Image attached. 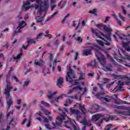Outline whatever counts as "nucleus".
I'll use <instances>...</instances> for the list:
<instances>
[{
  "label": "nucleus",
  "instance_id": "nucleus-44",
  "mask_svg": "<svg viewBox=\"0 0 130 130\" xmlns=\"http://www.w3.org/2000/svg\"><path fill=\"white\" fill-rule=\"evenodd\" d=\"M75 40H77V41H78V42H82L83 39L81 38V37H79L75 39Z\"/></svg>",
  "mask_w": 130,
  "mask_h": 130
},
{
  "label": "nucleus",
  "instance_id": "nucleus-33",
  "mask_svg": "<svg viewBox=\"0 0 130 130\" xmlns=\"http://www.w3.org/2000/svg\"><path fill=\"white\" fill-rule=\"evenodd\" d=\"M57 93V91L54 92L53 93H51L50 95H48V98L49 99H52L53 98V95H55Z\"/></svg>",
  "mask_w": 130,
  "mask_h": 130
},
{
  "label": "nucleus",
  "instance_id": "nucleus-23",
  "mask_svg": "<svg viewBox=\"0 0 130 130\" xmlns=\"http://www.w3.org/2000/svg\"><path fill=\"white\" fill-rule=\"evenodd\" d=\"M70 110L72 114H76V115H79V114H80V111H79V110H76L73 109L72 108H70Z\"/></svg>",
  "mask_w": 130,
  "mask_h": 130
},
{
  "label": "nucleus",
  "instance_id": "nucleus-55",
  "mask_svg": "<svg viewBox=\"0 0 130 130\" xmlns=\"http://www.w3.org/2000/svg\"><path fill=\"white\" fill-rule=\"evenodd\" d=\"M55 45L56 46H58L59 45V42L58 41V40H56V41L54 42Z\"/></svg>",
  "mask_w": 130,
  "mask_h": 130
},
{
  "label": "nucleus",
  "instance_id": "nucleus-51",
  "mask_svg": "<svg viewBox=\"0 0 130 130\" xmlns=\"http://www.w3.org/2000/svg\"><path fill=\"white\" fill-rule=\"evenodd\" d=\"M95 107H96L97 108H96L95 109V112H92V111H90L89 112H90V113H95V112H97V111H98V110H99V106H95Z\"/></svg>",
  "mask_w": 130,
  "mask_h": 130
},
{
  "label": "nucleus",
  "instance_id": "nucleus-8",
  "mask_svg": "<svg viewBox=\"0 0 130 130\" xmlns=\"http://www.w3.org/2000/svg\"><path fill=\"white\" fill-rule=\"evenodd\" d=\"M94 49V46L89 47V48L86 49L83 51V55L87 56L92 54V50Z\"/></svg>",
  "mask_w": 130,
  "mask_h": 130
},
{
  "label": "nucleus",
  "instance_id": "nucleus-28",
  "mask_svg": "<svg viewBox=\"0 0 130 130\" xmlns=\"http://www.w3.org/2000/svg\"><path fill=\"white\" fill-rule=\"evenodd\" d=\"M79 109L82 113L85 114V110H86V109H85V107H84V106H82V105L79 104Z\"/></svg>",
  "mask_w": 130,
  "mask_h": 130
},
{
  "label": "nucleus",
  "instance_id": "nucleus-30",
  "mask_svg": "<svg viewBox=\"0 0 130 130\" xmlns=\"http://www.w3.org/2000/svg\"><path fill=\"white\" fill-rule=\"evenodd\" d=\"M112 77L115 79H123V77L121 75H116L115 74H112Z\"/></svg>",
  "mask_w": 130,
  "mask_h": 130
},
{
  "label": "nucleus",
  "instance_id": "nucleus-36",
  "mask_svg": "<svg viewBox=\"0 0 130 130\" xmlns=\"http://www.w3.org/2000/svg\"><path fill=\"white\" fill-rule=\"evenodd\" d=\"M30 2H31V3L36 2L37 4H40L41 5V3H43V2H42L41 0H30Z\"/></svg>",
  "mask_w": 130,
  "mask_h": 130
},
{
  "label": "nucleus",
  "instance_id": "nucleus-10",
  "mask_svg": "<svg viewBox=\"0 0 130 130\" xmlns=\"http://www.w3.org/2000/svg\"><path fill=\"white\" fill-rule=\"evenodd\" d=\"M115 113L118 114V115H126L127 116H130V111L128 110V111H115Z\"/></svg>",
  "mask_w": 130,
  "mask_h": 130
},
{
  "label": "nucleus",
  "instance_id": "nucleus-7",
  "mask_svg": "<svg viewBox=\"0 0 130 130\" xmlns=\"http://www.w3.org/2000/svg\"><path fill=\"white\" fill-rule=\"evenodd\" d=\"M57 14H58V11H56L55 12H54L51 16L50 17H49L47 18V20L46 21H45V22H43V20H44V17H41L40 18H39L38 20H37V23H40L41 25H45V23H46L47 21H49V20H50V19H52V18H53V17H54V16H56V15H57Z\"/></svg>",
  "mask_w": 130,
  "mask_h": 130
},
{
  "label": "nucleus",
  "instance_id": "nucleus-3",
  "mask_svg": "<svg viewBox=\"0 0 130 130\" xmlns=\"http://www.w3.org/2000/svg\"><path fill=\"white\" fill-rule=\"evenodd\" d=\"M66 118H67V114H66V113L60 114L56 117V123H54V122L52 123V125L54 126L52 128H57L62 122H64V123H69L70 120H66Z\"/></svg>",
  "mask_w": 130,
  "mask_h": 130
},
{
  "label": "nucleus",
  "instance_id": "nucleus-52",
  "mask_svg": "<svg viewBox=\"0 0 130 130\" xmlns=\"http://www.w3.org/2000/svg\"><path fill=\"white\" fill-rule=\"evenodd\" d=\"M98 86H99V87L100 88V89H102V91H103L104 90V89L103 88V86L102 85V84H101L100 83H98Z\"/></svg>",
  "mask_w": 130,
  "mask_h": 130
},
{
  "label": "nucleus",
  "instance_id": "nucleus-31",
  "mask_svg": "<svg viewBox=\"0 0 130 130\" xmlns=\"http://www.w3.org/2000/svg\"><path fill=\"white\" fill-rule=\"evenodd\" d=\"M42 110L44 111L45 115L48 116V115H50L51 114V112H48V111L45 110V109H42Z\"/></svg>",
  "mask_w": 130,
  "mask_h": 130
},
{
  "label": "nucleus",
  "instance_id": "nucleus-54",
  "mask_svg": "<svg viewBox=\"0 0 130 130\" xmlns=\"http://www.w3.org/2000/svg\"><path fill=\"white\" fill-rule=\"evenodd\" d=\"M21 103H22V100H21V99L17 100V104H18V105H20Z\"/></svg>",
  "mask_w": 130,
  "mask_h": 130
},
{
  "label": "nucleus",
  "instance_id": "nucleus-1",
  "mask_svg": "<svg viewBox=\"0 0 130 130\" xmlns=\"http://www.w3.org/2000/svg\"><path fill=\"white\" fill-rule=\"evenodd\" d=\"M96 26L100 29L103 28L104 30L108 33L104 35L102 32L99 31L98 29H93V27H91V31L93 34H94V35L99 37V38H100V39L104 40L105 45L110 46L111 43H112V40L111 39V31H112V30L111 28H109V27H108L106 25L103 26L102 24H98L96 25Z\"/></svg>",
  "mask_w": 130,
  "mask_h": 130
},
{
  "label": "nucleus",
  "instance_id": "nucleus-17",
  "mask_svg": "<svg viewBox=\"0 0 130 130\" xmlns=\"http://www.w3.org/2000/svg\"><path fill=\"white\" fill-rule=\"evenodd\" d=\"M36 66H39V67H43L44 65V61L42 59H40L39 61L35 60L34 62Z\"/></svg>",
  "mask_w": 130,
  "mask_h": 130
},
{
  "label": "nucleus",
  "instance_id": "nucleus-56",
  "mask_svg": "<svg viewBox=\"0 0 130 130\" xmlns=\"http://www.w3.org/2000/svg\"><path fill=\"white\" fill-rule=\"evenodd\" d=\"M119 17L120 19H121V20L122 21H124V17H123V16H122V15H121V14L119 13Z\"/></svg>",
  "mask_w": 130,
  "mask_h": 130
},
{
  "label": "nucleus",
  "instance_id": "nucleus-43",
  "mask_svg": "<svg viewBox=\"0 0 130 130\" xmlns=\"http://www.w3.org/2000/svg\"><path fill=\"white\" fill-rule=\"evenodd\" d=\"M43 36V33L41 32L40 34L38 35L37 39H40L42 38Z\"/></svg>",
  "mask_w": 130,
  "mask_h": 130
},
{
  "label": "nucleus",
  "instance_id": "nucleus-59",
  "mask_svg": "<svg viewBox=\"0 0 130 130\" xmlns=\"http://www.w3.org/2000/svg\"><path fill=\"white\" fill-rule=\"evenodd\" d=\"M28 85H29V81H26L24 82V84H23V86L25 87L26 86H27Z\"/></svg>",
  "mask_w": 130,
  "mask_h": 130
},
{
  "label": "nucleus",
  "instance_id": "nucleus-2",
  "mask_svg": "<svg viewBox=\"0 0 130 130\" xmlns=\"http://www.w3.org/2000/svg\"><path fill=\"white\" fill-rule=\"evenodd\" d=\"M12 89H13V86H12L10 83H8L4 92V94L6 95V99L7 100L6 103L7 104V110H9L10 108H11V106L14 104V102H13V100L12 99H10L9 100L10 97H11L10 92Z\"/></svg>",
  "mask_w": 130,
  "mask_h": 130
},
{
  "label": "nucleus",
  "instance_id": "nucleus-13",
  "mask_svg": "<svg viewBox=\"0 0 130 130\" xmlns=\"http://www.w3.org/2000/svg\"><path fill=\"white\" fill-rule=\"evenodd\" d=\"M115 35H117L119 37V38H120V39H121V40H127L129 39V38H130L129 34H128L127 35H122L123 37H121V36H119V34H118V32L117 31L115 32Z\"/></svg>",
  "mask_w": 130,
  "mask_h": 130
},
{
  "label": "nucleus",
  "instance_id": "nucleus-24",
  "mask_svg": "<svg viewBox=\"0 0 130 130\" xmlns=\"http://www.w3.org/2000/svg\"><path fill=\"white\" fill-rule=\"evenodd\" d=\"M104 94H105V93L100 92L95 94V96L97 98V99H100V100H101L102 96H103Z\"/></svg>",
  "mask_w": 130,
  "mask_h": 130
},
{
  "label": "nucleus",
  "instance_id": "nucleus-27",
  "mask_svg": "<svg viewBox=\"0 0 130 130\" xmlns=\"http://www.w3.org/2000/svg\"><path fill=\"white\" fill-rule=\"evenodd\" d=\"M85 76V73H80V75L78 78V81H83V80H85L84 76Z\"/></svg>",
  "mask_w": 130,
  "mask_h": 130
},
{
  "label": "nucleus",
  "instance_id": "nucleus-18",
  "mask_svg": "<svg viewBox=\"0 0 130 130\" xmlns=\"http://www.w3.org/2000/svg\"><path fill=\"white\" fill-rule=\"evenodd\" d=\"M23 7L25 9V11H28L31 6H30V1H27L26 3H23Z\"/></svg>",
  "mask_w": 130,
  "mask_h": 130
},
{
  "label": "nucleus",
  "instance_id": "nucleus-53",
  "mask_svg": "<svg viewBox=\"0 0 130 130\" xmlns=\"http://www.w3.org/2000/svg\"><path fill=\"white\" fill-rule=\"evenodd\" d=\"M27 127H30L31 126V120L29 119L28 123L26 125Z\"/></svg>",
  "mask_w": 130,
  "mask_h": 130
},
{
  "label": "nucleus",
  "instance_id": "nucleus-9",
  "mask_svg": "<svg viewBox=\"0 0 130 130\" xmlns=\"http://www.w3.org/2000/svg\"><path fill=\"white\" fill-rule=\"evenodd\" d=\"M27 26V23L24 21H22L19 24L18 27L17 28L18 29L17 31H15V33H19L21 32V29H23L24 27Z\"/></svg>",
  "mask_w": 130,
  "mask_h": 130
},
{
  "label": "nucleus",
  "instance_id": "nucleus-49",
  "mask_svg": "<svg viewBox=\"0 0 130 130\" xmlns=\"http://www.w3.org/2000/svg\"><path fill=\"white\" fill-rule=\"evenodd\" d=\"M45 127L47 128V129H52V128L50 127V125L49 123H48L45 125Z\"/></svg>",
  "mask_w": 130,
  "mask_h": 130
},
{
  "label": "nucleus",
  "instance_id": "nucleus-41",
  "mask_svg": "<svg viewBox=\"0 0 130 130\" xmlns=\"http://www.w3.org/2000/svg\"><path fill=\"white\" fill-rule=\"evenodd\" d=\"M124 54L126 59H130V56L128 55L127 53L124 52Z\"/></svg>",
  "mask_w": 130,
  "mask_h": 130
},
{
  "label": "nucleus",
  "instance_id": "nucleus-16",
  "mask_svg": "<svg viewBox=\"0 0 130 130\" xmlns=\"http://www.w3.org/2000/svg\"><path fill=\"white\" fill-rule=\"evenodd\" d=\"M98 64V63L96 61V59H94L93 61H92L91 62L87 63V67H92L93 69H94V68H96L97 67Z\"/></svg>",
  "mask_w": 130,
  "mask_h": 130
},
{
  "label": "nucleus",
  "instance_id": "nucleus-40",
  "mask_svg": "<svg viewBox=\"0 0 130 130\" xmlns=\"http://www.w3.org/2000/svg\"><path fill=\"white\" fill-rule=\"evenodd\" d=\"M11 72H9L8 74L6 76V81L8 82V80H9V79H10V77H11Z\"/></svg>",
  "mask_w": 130,
  "mask_h": 130
},
{
  "label": "nucleus",
  "instance_id": "nucleus-57",
  "mask_svg": "<svg viewBox=\"0 0 130 130\" xmlns=\"http://www.w3.org/2000/svg\"><path fill=\"white\" fill-rule=\"evenodd\" d=\"M121 8L123 11L124 15H125L126 14V11L124 10V7H123V6H121Z\"/></svg>",
  "mask_w": 130,
  "mask_h": 130
},
{
  "label": "nucleus",
  "instance_id": "nucleus-62",
  "mask_svg": "<svg viewBox=\"0 0 130 130\" xmlns=\"http://www.w3.org/2000/svg\"><path fill=\"white\" fill-rule=\"evenodd\" d=\"M126 78L127 79V80H128L127 81H126V82H125L126 85H129V83H130V81H129V78H128V77H126Z\"/></svg>",
  "mask_w": 130,
  "mask_h": 130
},
{
  "label": "nucleus",
  "instance_id": "nucleus-47",
  "mask_svg": "<svg viewBox=\"0 0 130 130\" xmlns=\"http://www.w3.org/2000/svg\"><path fill=\"white\" fill-rule=\"evenodd\" d=\"M70 14H68L67 15V16H66L61 21V23H64V21H66V19H67L68 18V17H69L70 16Z\"/></svg>",
  "mask_w": 130,
  "mask_h": 130
},
{
  "label": "nucleus",
  "instance_id": "nucleus-22",
  "mask_svg": "<svg viewBox=\"0 0 130 130\" xmlns=\"http://www.w3.org/2000/svg\"><path fill=\"white\" fill-rule=\"evenodd\" d=\"M62 83H63V79H62V78L60 77L57 82V85L58 86L59 88H60L62 86Z\"/></svg>",
  "mask_w": 130,
  "mask_h": 130
},
{
  "label": "nucleus",
  "instance_id": "nucleus-34",
  "mask_svg": "<svg viewBox=\"0 0 130 130\" xmlns=\"http://www.w3.org/2000/svg\"><path fill=\"white\" fill-rule=\"evenodd\" d=\"M41 104H42L43 105L45 106L46 107H49L50 106V105L48 103H47L44 102V101H42L41 102Z\"/></svg>",
  "mask_w": 130,
  "mask_h": 130
},
{
  "label": "nucleus",
  "instance_id": "nucleus-4",
  "mask_svg": "<svg viewBox=\"0 0 130 130\" xmlns=\"http://www.w3.org/2000/svg\"><path fill=\"white\" fill-rule=\"evenodd\" d=\"M49 8V5H48V0H45L43 2H41L40 5L37 4L35 5V9L38 12V14H39L41 16L42 12L46 13Z\"/></svg>",
  "mask_w": 130,
  "mask_h": 130
},
{
  "label": "nucleus",
  "instance_id": "nucleus-12",
  "mask_svg": "<svg viewBox=\"0 0 130 130\" xmlns=\"http://www.w3.org/2000/svg\"><path fill=\"white\" fill-rule=\"evenodd\" d=\"M83 87H81V85H78L74 87L72 89H70L68 92V94H72L73 91H82Z\"/></svg>",
  "mask_w": 130,
  "mask_h": 130
},
{
  "label": "nucleus",
  "instance_id": "nucleus-21",
  "mask_svg": "<svg viewBox=\"0 0 130 130\" xmlns=\"http://www.w3.org/2000/svg\"><path fill=\"white\" fill-rule=\"evenodd\" d=\"M115 108L122 110H127V109H130V107H126L123 106H115Z\"/></svg>",
  "mask_w": 130,
  "mask_h": 130
},
{
  "label": "nucleus",
  "instance_id": "nucleus-20",
  "mask_svg": "<svg viewBox=\"0 0 130 130\" xmlns=\"http://www.w3.org/2000/svg\"><path fill=\"white\" fill-rule=\"evenodd\" d=\"M129 43L128 42H127V43L122 42L123 47L125 48V49H126V50H127V51H129L130 50V47L129 46Z\"/></svg>",
  "mask_w": 130,
  "mask_h": 130
},
{
  "label": "nucleus",
  "instance_id": "nucleus-29",
  "mask_svg": "<svg viewBox=\"0 0 130 130\" xmlns=\"http://www.w3.org/2000/svg\"><path fill=\"white\" fill-rule=\"evenodd\" d=\"M80 84H81V85H82V86H85V82L83 81H81L80 82L78 81H75L74 83V85L76 86H78V85H80Z\"/></svg>",
  "mask_w": 130,
  "mask_h": 130
},
{
  "label": "nucleus",
  "instance_id": "nucleus-58",
  "mask_svg": "<svg viewBox=\"0 0 130 130\" xmlns=\"http://www.w3.org/2000/svg\"><path fill=\"white\" fill-rule=\"evenodd\" d=\"M11 114H14V113L12 112H8V114H7V118H9V117H10V115H11Z\"/></svg>",
  "mask_w": 130,
  "mask_h": 130
},
{
  "label": "nucleus",
  "instance_id": "nucleus-60",
  "mask_svg": "<svg viewBox=\"0 0 130 130\" xmlns=\"http://www.w3.org/2000/svg\"><path fill=\"white\" fill-rule=\"evenodd\" d=\"M13 79L15 80V82H16V83H18V82H19V79H18V78H17V77H16L15 76H13Z\"/></svg>",
  "mask_w": 130,
  "mask_h": 130
},
{
  "label": "nucleus",
  "instance_id": "nucleus-50",
  "mask_svg": "<svg viewBox=\"0 0 130 130\" xmlns=\"http://www.w3.org/2000/svg\"><path fill=\"white\" fill-rule=\"evenodd\" d=\"M89 13V14H95L96 9H93V10H90Z\"/></svg>",
  "mask_w": 130,
  "mask_h": 130
},
{
  "label": "nucleus",
  "instance_id": "nucleus-14",
  "mask_svg": "<svg viewBox=\"0 0 130 130\" xmlns=\"http://www.w3.org/2000/svg\"><path fill=\"white\" fill-rule=\"evenodd\" d=\"M67 4H68L67 0H61L60 2L58 3V7H59L60 9H63V8L67 6Z\"/></svg>",
  "mask_w": 130,
  "mask_h": 130
},
{
  "label": "nucleus",
  "instance_id": "nucleus-25",
  "mask_svg": "<svg viewBox=\"0 0 130 130\" xmlns=\"http://www.w3.org/2000/svg\"><path fill=\"white\" fill-rule=\"evenodd\" d=\"M123 86V82H121V81L119 80L118 81V88L117 90L119 91H121V89H122V86Z\"/></svg>",
  "mask_w": 130,
  "mask_h": 130
},
{
  "label": "nucleus",
  "instance_id": "nucleus-38",
  "mask_svg": "<svg viewBox=\"0 0 130 130\" xmlns=\"http://www.w3.org/2000/svg\"><path fill=\"white\" fill-rule=\"evenodd\" d=\"M102 122H103V119H101L100 121H99L97 123H96V124L98 126H100V125H101V123H102Z\"/></svg>",
  "mask_w": 130,
  "mask_h": 130
},
{
  "label": "nucleus",
  "instance_id": "nucleus-26",
  "mask_svg": "<svg viewBox=\"0 0 130 130\" xmlns=\"http://www.w3.org/2000/svg\"><path fill=\"white\" fill-rule=\"evenodd\" d=\"M26 39L27 40V44L28 45H30V43H33L34 44H36V42L35 41V40L33 39H29V38H27Z\"/></svg>",
  "mask_w": 130,
  "mask_h": 130
},
{
  "label": "nucleus",
  "instance_id": "nucleus-11",
  "mask_svg": "<svg viewBox=\"0 0 130 130\" xmlns=\"http://www.w3.org/2000/svg\"><path fill=\"white\" fill-rule=\"evenodd\" d=\"M102 117H104V115L97 114L93 115L92 116V119L94 121H97L100 119V118H102Z\"/></svg>",
  "mask_w": 130,
  "mask_h": 130
},
{
  "label": "nucleus",
  "instance_id": "nucleus-6",
  "mask_svg": "<svg viewBox=\"0 0 130 130\" xmlns=\"http://www.w3.org/2000/svg\"><path fill=\"white\" fill-rule=\"evenodd\" d=\"M95 53V56H96L101 64L103 66H105V58L104 57V56L99 51L96 52Z\"/></svg>",
  "mask_w": 130,
  "mask_h": 130
},
{
  "label": "nucleus",
  "instance_id": "nucleus-46",
  "mask_svg": "<svg viewBox=\"0 0 130 130\" xmlns=\"http://www.w3.org/2000/svg\"><path fill=\"white\" fill-rule=\"evenodd\" d=\"M36 114L37 115H39V116H41V117H42V118H43V117H44V116H43V114L41 111H40L38 113H37Z\"/></svg>",
  "mask_w": 130,
  "mask_h": 130
},
{
  "label": "nucleus",
  "instance_id": "nucleus-19",
  "mask_svg": "<svg viewBox=\"0 0 130 130\" xmlns=\"http://www.w3.org/2000/svg\"><path fill=\"white\" fill-rule=\"evenodd\" d=\"M20 53L19 54H18L17 55V56H16V57L13 56V59L17 60V59H20V58H21V56L22 55H23V49L20 48Z\"/></svg>",
  "mask_w": 130,
  "mask_h": 130
},
{
  "label": "nucleus",
  "instance_id": "nucleus-63",
  "mask_svg": "<svg viewBox=\"0 0 130 130\" xmlns=\"http://www.w3.org/2000/svg\"><path fill=\"white\" fill-rule=\"evenodd\" d=\"M55 8H56V5H52L51 6V11H53V10H54V9H55Z\"/></svg>",
  "mask_w": 130,
  "mask_h": 130
},
{
  "label": "nucleus",
  "instance_id": "nucleus-45",
  "mask_svg": "<svg viewBox=\"0 0 130 130\" xmlns=\"http://www.w3.org/2000/svg\"><path fill=\"white\" fill-rule=\"evenodd\" d=\"M43 118H44V122H45L46 123H48L49 122V120L46 117L44 116Z\"/></svg>",
  "mask_w": 130,
  "mask_h": 130
},
{
  "label": "nucleus",
  "instance_id": "nucleus-61",
  "mask_svg": "<svg viewBox=\"0 0 130 130\" xmlns=\"http://www.w3.org/2000/svg\"><path fill=\"white\" fill-rule=\"evenodd\" d=\"M45 37H48L49 39H50V38H51L52 37V36H51V35L49 34L45 35Z\"/></svg>",
  "mask_w": 130,
  "mask_h": 130
},
{
  "label": "nucleus",
  "instance_id": "nucleus-42",
  "mask_svg": "<svg viewBox=\"0 0 130 130\" xmlns=\"http://www.w3.org/2000/svg\"><path fill=\"white\" fill-rule=\"evenodd\" d=\"M96 42L100 44V45H104V42H103V41H100L99 40H96Z\"/></svg>",
  "mask_w": 130,
  "mask_h": 130
},
{
  "label": "nucleus",
  "instance_id": "nucleus-35",
  "mask_svg": "<svg viewBox=\"0 0 130 130\" xmlns=\"http://www.w3.org/2000/svg\"><path fill=\"white\" fill-rule=\"evenodd\" d=\"M105 53L106 55L107 56V57H108V58H109L110 59H111V60H113V58H112L111 56H110V55H109V54L108 53V52L106 51V52H105Z\"/></svg>",
  "mask_w": 130,
  "mask_h": 130
},
{
  "label": "nucleus",
  "instance_id": "nucleus-5",
  "mask_svg": "<svg viewBox=\"0 0 130 130\" xmlns=\"http://www.w3.org/2000/svg\"><path fill=\"white\" fill-rule=\"evenodd\" d=\"M76 76L73 74V70L69 67V71L67 72V76H66L67 82H70L71 84H73L74 81L73 79H75Z\"/></svg>",
  "mask_w": 130,
  "mask_h": 130
},
{
  "label": "nucleus",
  "instance_id": "nucleus-32",
  "mask_svg": "<svg viewBox=\"0 0 130 130\" xmlns=\"http://www.w3.org/2000/svg\"><path fill=\"white\" fill-rule=\"evenodd\" d=\"M81 123L83 124V125H85V126L88 125V124H89V123H88V122H87V121L86 120V118H83Z\"/></svg>",
  "mask_w": 130,
  "mask_h": 130
},
{
  "label": "nucleus",
  "instance_id": "nucleus-48",
  "mask_svg": "<svg viewBox=\"0 0 130 130\" xmlns=\"http://www.w3.org/2000/svg\"><path fill=\"white\" fill-rule=\"evenodd\" d=\"M111 128V125H107L105 128V130H110Z\"/></svg>",
  "mask_w": 130,
  "mask_h": 130
},
{
  "label": "nucleus",
  "instance_id": "nucleus-15",
  "mask_svg": "<svg viewBox=\"0 0 130 130\" xmlns=\"http://www.w3.org/2000/svg\"><path fill=\"white\" fill-rule=\"evenodd\" d=\"M12 124V126H15L16 125V122L14 120V119H12L9 123L7 124V128L3 129V130H9L11 128V124Z\"/></svg>",
  "mask_w": 130,
  "mask_h": 130
},
{
  "label": "nucleus",
  "instance_id": "nucleus-39",
  "mask_svg": "<svg viewBox=\"0 0 130 130\" xmlns=\"http://www.w3.org/2000/svg\"><path fill=\"white\" fill-rule=\"evenodd\" d=\"M63 98V95H61L59 96H57V98H56L55 99V101H56L57 102H58V100L60 99H62Z\"/></svg>",
  "mask_w": 130,
  "mask_h": 130
},
{
  "label": "nucleus",
  "instance_id": "nucleus-37",
  "mask_svg": "<svg viewBox=\"0 0 130 130\" xmlns=\"http://www.w3.org/2000/svg\"><path fill=\"white\" fill-rule=\"evenodd\" d=\"M106 101V102H109V100L107 98L102 97L101 101Z\"/></svg>",
  "mask_w": 130,
  "mask_h": 130
},
{
  "label": "nucleus",
  "instance_id": "nucleus-64",
  "mask_svg": "<svg viewBox=\"0 0 130 130\" xmlns=\"http://www.w3.org/2000/svg\"><path fill=\"white\" fill-rule=\"evenodd\" d=\"M63 49H64V46H61L60 47V48H59L60 51H62V50H63Z\"/></svg>",
  "mask_w": 130,
  "mask_h": 130
}]
</instances>
